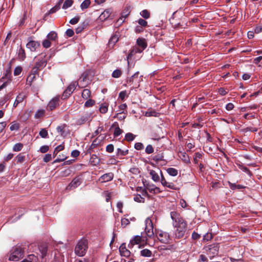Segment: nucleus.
Wrapping results in <instances>:
<instances>
[{
	"mask_svg": "<svg viewBox=\"0 0 262 262\" xmlns=\"http://www.w3.org/2000/svg\"><path fill=\"white\" fill-rule=\"evenodd\" d=\"M89 114H85L81 116L79 119H78L76 120V124L78 125H82L85 123L89 120Z\"/></svg>",
	"mask_w": 262,
	"mask_h": 262,
	"instance_id": "a211bd4d",
	"label": "nucleus"
},
{
	"mask_svg": "<svg viewBox=\"0 0 262 262\" xmlns=\"http://www.w3.org/2000/svg\"><path fill=\"white\" fill-rule=\"evenodd\" d=\"M150 242L147 237H144L142 234L141 235H136L133 239L130 241V243L128 244V247L132 248L136 244H139L141 243L143 245H150Z\"/></svg>",
	"mask_w": 262,
	"mask_h": 262,
	"instance_id": "7ed1b4c3",
	"label": "nucleus"
},
{
	"mask_svg": "<svg viewBox=\"0 0 262 262\" xmlns=\"http://www.w3.org/2000/svg\"><path fill=\"white\" fill-rule=\"evenodd\" d=\"M136 136L132 133H128L125 136V139L129 142L132 141L134 140Z\"/></svg>",
	"mask_w": 262,
	"mask_h": 262,
	"instance_id": "79ce46f5",
	"label": "nucleus"
},
{
	"mask_svg": "<svg viewBox=\"0 0 262 262\" xmlns=\"http://www.w3.org/2000/svg\"><path fill=\"white\" fill-rule=\"evenodd\" d=\"M91 96V91L89 89H84L82 91L81 96L84 99H88Z\"/></svg>",
	"mask_w": 262,
	"mask_h": 262,
	"instance_id": "2f4dec72",
	"label": "nucleus"
},
{
	"mask_svg": "<svg viewBox=\"0 0 262 262\" xmlns=\"http://www.w3.org/2000/svg\"><path fill=\"white\" fill-rule=\"evenodd\" d=\"M141 255L144 257H150L151 255V251L147 249H145L141 251Z\"/></svg>",
	"mask_w": 262,
	"mask_h": 262,
	"instance_id": "f704fd0d",
	"label": "nucleus"
},
{
	"mask_svg": "<svg viewBox=\"0 0 262 262\" xmlns=\"http://www.w3.org/2000/svg\"><path fill=\"white\" fill-rule=\"evenodd\" d=\"M66 124H63L62 125H60V126H57L56 129H57V131L60 133V134L61 135H63L64 132V129L66 127Z\"/></svg>",
	"mask_w": 262,
	"mask_h": 262,
	"instance_id": "5fc2aeb1",
	"label": "nucleus"
},
{
	"mask_svg": "<svg viewBox=\"0 0 262 262\" xmlns=\"http://www.w3.org/2000/svg\"><path fill=\"white\" fill-rule=\"evenodd\" d=\"M229 185L232 190H235V189H241L245 188V186L239 185V184H236L235 183H232L230 182H229Z\"/></svg>",
	"mask_w": 262,
	"mask_h": 262,
	"instance_id": "473e14b6",
	"label": "nucleus"
},
{
	"mask_svg": "<svg viewBox=\"0 0 262 262\" xmlns=\"http://www.w3.org/2000/svg\"><path fill=\"white\" fill-rule=\"evenodd\" d=\"M128 153V149H126L125 150H122L121 149L118 148H117V156H125L126 155H127Z\"/></svg>",
	"mask_w": 262,
	"mask_h": 262,
	"instance_id": "de8ad7c7",
	"label": "nucleus"
},
{
	"mask_svg": "<svg viewBox=\"0 0 262 262\" xmlns=\"http://www.w3.org/2000/svg\"><path fill=\"white\" fill-rule=\"evenodd\" d=\"M134 147L136 149L140 150H142L143 149L144 145L142 143L137 142L135 144Z\"/></svg>",
	"mask_w": 262,
	"mask_h": 262,
	"instance_id": "bf43d9fd",
	"label": "nucleus"
},
{
	"mask_svg": "<svg viewBox=\"0 0 262 262\" xmlns=\"http://www.w3.org/2000/svg\"><path fill=\"white\" fill-rule=\"evenodd\" d=\"M36 79L35 75H34L33 74H31L28 76L27 78V84L29 85L30 86H31L32 82Z\"/></svg>",
	"mask_w": 262,
	"mask_h": 262,
	"instance_id": "72a5a7b5",
	"label": "nucleus"
},
{
	"mask_svg": "<svg viewBox=\"0 0 262 262\" xmlns=\"http://www.w3.org/2000/svg\"><path fill=\"white\" fill-rule=\"evenodd\" d=\"M80 16H75V17L72 18L69 23L71 24V25H75L76 24H77L78 23V21H79L80 20Z\"/></svg>",
	"mask_w": 262,
	"mask_h": 262,
	"instance_id": "6e6d98bb",
	"label": "nucleus"
},
{
	"mask_svg": "<svg viewBox=\"0 0 262 262\" xmlns=\"http://www.w3.org/2000/svg\"><path fill=\"white\" fill-rule=\"evenodd\" d=\"M28 42L26 45V47L31 52H35L40 46V43L39 41L32 40V37H29L28 38Z\"/></svg>",
	"mask_w": 262,
	"mask_h": 262,
	"instance_id": "9d476101",
	"label": "nucleus"
},
{
	"mask_svg": "<svg viewBox=\"0 0 262 262\" xmlns=\"http://www.w3.org/2000/svg\"><path fill=\"white\" fill-rule=\"evenodd\" d=\"M146 226L145 228V232L146 233V236L149 241V239L154 237V225L151 220L149 219H147L145 221Z\"/></svg>",
	"mask_w": 262,
	"mask_h": 262,
	"instance_id": "39448f33",
	"label": "nucleus"
},
{
	"mask_svg": "<svg viewBox=\"0 0 262 262\" xmlns=\"http://www.w3.org/2000/svg\"><path fill=\"white\" fill-rule=\"evenodd\" d=\"M138 23L139 24V26H142L143 27H146L147 26V22L142 18H140L137 20Z\"/></svg>",
	"mask_w": 262,
	"mask_h": 262,
	"instance_id": "603ef678",
	"label": "nucleus"
},
{
	"mask_svg": "<svg viewBox=\"0 0 262 262\" xmlns=\"http://www.w3.org/2000/svg\"><path fill=\"white\" fill-rule=\"evenodd\" d=\"M107 110H108V106L105 104H102L99 108V111H100V113H102V114H105V113H106L107 111Z\"/></svg>",
	"mask_w": 262,
	"mask_h": 262,
	"instance_id": "09e8293b",
	"label": "nucleus"
},
{
	"mask_svg": "<svg viewBox=\"0 0 262 262\" xmlns=\"http://www.w3.org/2000/svg\"><path fill=\"white\" fill-rule=\"evenodd\" d=\"M114 149V145L112 144H108L106 147V151L109 153L113 152Z\"/></svg>",
	"mask_w": 262,
	"mask_h": 262,
	"instance_id": "0e129e2a",
	"label": "nucleus"
},
{
	"mask_svg": "<svg viewBox=\"0 0 262 262\" xmlns=\"http://www.w3.org/2000/svg\"><path fill=\"white\" fill-rule=\"evenodd\" d=\"M122 75V71L119 69H116L113 71L112 73V77L115 78H119Z\"/></svg>",
	"mask_w": 262,
	"mask_h": 262,
	"instance_id": "c03bdc74",
	"label": "nucleus"
},
{
	"mask_svg": "<svg viewBox=\"0 0 262 262\" xmlns=\"http://www.w3.org/2000/svg\"><path fill=\"white\" fill-rule=\"evenodd\" d=\"M88 248V241L85 239L80 240L75 248V253L79 256H84Z\"/></svg>",
	"mask_w": 262,
	"mask_h": 262,
	"instance_id": "f257e3e1",
	"label": "nucleus"
},
{
	"mask_svg": "<svg viewBox=\"0 0 262 262\" xmlns=\"http://www.w3.org/2000/svg\"><path fill=\"white\" fill-rule=\"evenodd\" d=\"M60 8V7L59 6V5L56 4V5L54 7H53L49 10L48 14L54 13L56 12L57 10H58Z\"/></svg>",
	"mask_w": 262,
	"mask_h": 262,
	"instance_id": "13d9d810",
	"label": "nucleus"
},
{
	"mask_svg": "<svg viewBox=\"0 0 262 262\" xmlns=\"http://www.w3.org/2000/svg\"><path fill=\"white\" fill-rule=\"evenodd\" d=\"M112 12V10L111 9H107L105 10L99 16V19L102 21H104L109 17Z\"/></svg>",
	"mask_w": 262,
	"mask_h": 262,
	"instance_id": "f3484780",
	"label": "nucleus"
},
{
	"mask_svg": "<svg viewBox=\"0 0 262 262\" xmlns=\"http://www.w3.org/2000/svg\"><path fill=\"white\" fill-rule=\"evenodd\" d=\"M39 250L41 253V258H43L47 254L48 246L46 243H42L39 246Z\"/></svg>",
	"mask_w": 262,
	"mask_h": 262,
	"instance_id": "dca6fc26",
	"label": "nucleus"
},
{
	"mask_svg": "<svg viewBox=\"0 0 262 262\" xmlns=\"http://www.w3.org/2000/svg\"><path fill=\"white\" fill-rule=\"evenodd\" d=\"M160 114L154 110H148L145 112V116L146 117H158Z\"/></svg>",
	"mask_w": 262,
	"mask_h": 262,
	"instance_id": "a878e982",
	"label": "nucleus"
},
{
	"mask_svg": "<svg viewBox=\"0 0 262 262\" xmlns=\"http://www.w3.org/2000/svg\"><path fill=\"white\" fill-rule=\"evenodd\" d=\"M88 25V22L84 21L82 23L80 24L79 25V26L76 29V33L77 34L80 33L87 27Z\"/></svg>",
	"mask_w": 262,
	"mask_h": 262,
	"instance_id": "b1692460",
	"label": "nucleus"
},
{
	"mask_svg": "<svg viewBox=\"0 0 262 262\" xmlns=\"http://www.w3.org/2000/svg\"><path fill=\"white\" fill-rule=\"evenodd\" d=\"M90 162L92 165L96 166L100 163V159L96 155H92L90 158Z\"/></svg>",
	"mask_w": 262,
	"mask_h": 262,
	"instance_id": "5701e85b",
	"label": "nucleus"
},
{
	"mask_svg": "<svg viewBox=\"0 0 262 262\" xmlns=\"http://www.w3.org/2000/svg\"><path fill=\"white\" fill-rule=\"evenodd\" d=\"M45 57V56H43L37 58V61L35 63L34 66L39 70H42L47 64V61Z\"/></svg>",
	"mask_w": 262,
	"mask_h": 262,
	"instance_id": "f8f14e48",
	"label": "nucleus"
},
{
	"mask_svg": "<svg viewBox=\"0 0 262 262\" xmlns=\"http://www.w3.org/2000/svg\"><path fill=\"white\" fill-rule=\"evenodd\" d=\"M59 97H55L53 98L48 103L47 110L52 111L55 109L59 104Z\"/></svg>",
	"mask_w": 262,
	"mask_h": 262,
	"instance_id": "ddd939ff",
	"label": "nucleus"
},
{
	"mask_svg": "<svg viewBox=\"0 0 262 262\" xmlns=\"http://www.w3.org/2000/svg\"><path fill=\"white\" fill-rule=\"evenodd\" d=\"M152 160L157 163H158L160 161H162L164 165L166 164V161L164 160V155L163 153H158L156 155L152 157Z\"/></svg>",
	"mask_w": 262,
	"mask_h": 262,
	"instance_id": "aec40b11",
	"label": "nucleus"
},
{
	"mask_svg": "<svg viewBox=\"0 0 262 262\" xmlns=\"http://www.w3.org/2000/svg\"><path fill=\"white\" fill-rule=\"evenodd\" d=\"M25 157L23 154H18L16 157L17 162L19 163L23 162L25 160Z\"/></svg>",
	"mask_w": 262,
	"mask_h": 262,
	"instance_id": "3c124183",
	"label": "nucleus"
},
{
	"mask_svg": "<svg viewBox=\"0 0 262 262\" xmlns=\"http://www.w3.org/2000/svg\"><path fill=\"white\" fill-rule=\"evenodd\" d=\"M57 37V33L54 31H51L50 32L48 35H47V38L49 40H55L56 38Z\"/></svg>",
	"mask_w": 262,
	"mask_h": 262,
	"instance_id": "e433bc0d",
	"label": "nucleus"
},
{
	"mask_svg": "<svg viewBox=\"0 0 262 262\" xmlns=\"http://www.w3.org/2000/svg\"><path fill=\"white\" fill-rule=\"evenodd\" d=\"M45 113V111L44 110H39L35 113L34 117L36 119H38L43 116Z\"/></svg>",
	"mask_w": 262,
	"mask_h": 262,
	"instance_id": "a18cd8bd",
	"label": "nucleus"
},
{
	"mask_svg": "<svg viewBox=\"0 0 262 262\" xmlns=\"http://www.w3.org/2000/svg\"><path fill=\"white\" fill-rule=\"evenodd\" d=\"M140 14L141 16L145 19H147L150 17V12L146 9L142 10Z\"/></svg>",
	"mask_w": 262,
	"mask_h": 262,
	"instance_id": "c9c22d12",
	"label": "nucleus"
},
{
	"mask_svg": "<svg viewBox=\"0 0 262 262\" xmlns=\"http://www.w3.org/2000/svg\"><path fill=\"white\" fill-rule=\"evenodd\" d=\"M130 13V10L129 9L128 7L125 8L121 13V16L119 19L122 20L123 18H126L129 15Z\"/></svg>",
	"mask_w": 262,
	"mask_h": 262,
	"instance_id": "cd10ccee",
	"label": "nucleus"
},
{
	"mask_svg": "<svg viewBox=\"0 0 262 262\" xmlns=\"http://www.w3.org/2000/svg\"><path fill=\"white\" fill-rule=\"evenodd\" d=\"M114 178V174L112 172H109L107 173H105L103 175L101 176L99 179V181L101 183H105L111 181L113 180Z\"/></svg>",
	"mask_w": 262,
	"mask_h": 262,
	"instance_id": "4468645a",
	"label": "nucleus"
},
{
	"mask_svg": "<svg viewBox=\"0 0 262 262\" xmlns=\"http://www.w3.org/2000/svg\"><path fill=\"white\" fill-rule=\"evenodd\" d=\"M49 149V147L48 145H43L40 147L39 151L41 153H46Z\"/></svg>",
	"mask_w": 262,
	"mask_h": 262,
	"instance_id": "69168bd1",
	"label": "nucleus"
},
{
	"mask_svg": "<svg viewBox=\"0 0 262 262\" xmlns=\"http://www.w3.org/2000/svg\"><path fill=\"white\" fill-rule=\"evenodd\" d=\"M154 149L151 145H148L145 148V152L147 154H150L154 152Z\"/></svg>",
	"mask_w": 262,
	"mask_h": 262,
	"instance_id": "864d4df0",
	"label": "nucleus"
},
{
	"mask_svg": "<svg viewBox=\"0 0 262 262\" xmlns=\"http://www.w3.org/2000/svg\"><path fill=\"white\" fill-rule=\"evenodd\" d=\"M39 136L42 138H47L48 137V133L45 128H41L39 133Z\"/></svg>",
	"mask_w": 262,
	"mask_h": 262,
	"instance_id": "a19ab883",
	"label": "nucleus"
},
{
	"mask_svg": "<svg viewBox=\"0 0 262 262\" xmlns=\"http://www.w3.org/2000/svg\"><path fill=\"white\" fill-rule=\"evenodd\" d=\"M42 46L45 48H49L51 46V42L49 39H45L42 42Z\"/></svg>",
	"mask_w": 262,
	"mask_h": 262,
	"instance_id": "e2e57ef3",
	"label": "nucleus"
},
{
	"mask_svg": "<svg viewBox=\"0 0 262 262\" xmlns=\"http://www.w3.org/2000/svg\"><path fill=\"white\" fill-rule=\"evenodd\" d=\"M24 251L20 247H16L11 253L9 259L12 261H18L23 257Z\"/></svg>",
	"mask_w": 262,
	"mask_h": 262,
	"instance_id": "6e6552de",
	"label": "nucleus"
},
{
	"mask_svg": "<svg viewBox=\"0 0 262 262\" xmlns=\"http://www.w3.org/2000/svg\"><path fill=\"white\" fill-rule=\"evenodd\" d=\"M123 132L122 130L118 126L116 127L114 130V135L115 137H118Z\"/></svg>",
	"mask_w": 262,
	"mask_h": 262,
	"instance_id": "4d7b16f0",
	"label": "nucleus"
},
{
	"mask_svg": "<svg viewBox=\"0 0 262 262\" xmlns=\"http://www.w3.org/2000/svg\"><path fill=\"white\" fill-rule=\"evenodd\" d=\"M23 144L21 143H16L13 146V150L14 151H19L23 148Z\"/></svg>",
	"mask_w": 262,
	"mask_h": 262,
	"instance_id": "37998d69",
	"label": "nucleus"
},
{
	"mask_svg": "<svg viewBox=\"0 0 262 262\" xmlns=\"http://www.w3.org/2000/svg\"><path fill=\"white\" fill-rule=\"evenodd\" d=\"M127 93L126 91H123L120 92L119 94V98L123 100L126 97H127Z\"/></svg>",
	"mask_w": 262,
	"mask_h": 262,
	"instance_id": "052dcab7",
	"label": "nucleus"
},
{
	"mask_svg": "<svg viewBox=\"0 0 262 262\" xmlns=\"http://www.w3.org/2000/svg\"><path fill=\"white\" fill-rule=\"evenodd\" d=\"M139 72H137L127 80V84L132 85V89H136L140 86V83L142 80V76H139Z\"/></svg>",
	"mask_w": 262,
	"mask_h": 262,
	"instance_id": "20e7f679",
	"label": "nucleus"
},
{
	"mask_svg": "<svg viewBox=\"0 0 262 262\" xmlns=\"http://www.w3.org/2000/svg\"><path fill=\"white\" fill-rule=\"evenodd\" d=\"M144 187L146 188L150 193H153V192H155L154 191V189L155 187V185L149 183H145L143 182Z\"/></svg>",
	"mask_w": 262,
	"mask_h": 262,
	"instance_id": "7c9ffc66",
	"label": "nucleus"
},
{
	"mask_svg": "<svg viewBox=\"0 0 262 262\" xmlns=\"http://www.w3.org/2000/svg\"><path fill=\"white\" fill-rule=\"evenodd\" d=\"M198 262H208V260L205 255L201 254L200 255Z\"/></svg>",
	"mask_w": 262,
	"mask_h": 262,
	"instance_id": "338daca9",
	"label": "nucleus"
},
{
	"mask_svg": "<svg viewBox=\"0 0 262 262\" xmlns=\"http://www.w3.org/2000/svg\"><path fill=\"white\" fill-rule=\"evenodd\" d=\"M25 96L24 94H19L15 99V101L13 104V106L16 107L18 104L21 102L25 98Z\"/></svg>",
	"mask_w": 262,
	"mask_h": 262,
	"instance_id": "393cba45",
	"label": "nucleus"
},
{
	"mask_svg": "<svg viewBox=\"0 0 262 262\" xmlns=\"http://www.w3.org/2000/svg\"><path fill=\"white\" fill-rule=\"evenodd\" d=\"M22 71V68L21 67H17L15 68L14 71V75L15 76L19 75Z\"/></svg>",
	"mask_w": 262,
	"mask_h": 262,
	"instance_id": "680f3d73",
	"label": "nucleus"
},
{
	"mask_svg": "<svg viewBox=\"0 0 262 262\" xmlns=\"http://www.w3.org/2000/svg\"><path fill=\"white\" fill-rule=\"evenodd\" d=\"M95 101L91 99H89L84 103V106L89 107L93 106L95 104Z\"/></svg>",
	"mask_w": 262,
	"mask_h": 262,
	"instance_id": "49530a36",
	"label": "nucleus"
},
{
	"mask_svg": "<svg viewBox=\"0 0 262 262\" xmlns=\"http://www.w3.org/2000/svg\"><path fill=\"white\" fill-rule=\"evenodd\" d=\"M73 3V0H66L64 2V4L62 6V9H67L68 8L70 7Z\"/></svg>",
	"mask_w": 262,
	"mask_h": 262,
	"instance_id": "ea45409f",
	"label": "nucleus"
},
{
	"mask_svg": "<svg viewBox=\"0 0 262 262\" xmlns=\"http://www.w3.org/2000/svg\"><path fill=\"white\" fill-rule=\"evenodd\" d=\"M137 45L143 50L147 47V43L144 38H138L137 40Z\"/></svg>",
	"mask_w": 262,
	"mask_h": 262,
	"instance_id": "412c9836",
	"label": "nucleus"
},
{
	"mask_svg": "<svg viewBox=\"0 0 262 262\" xmlns=\"http://www.w3.org/2000/svg\"><path fill=\"white\" fill-rule=\"evenodd\" d=\"M119 252L122 256L127 257H129L130 254V252L126 249L125 243L122 244L120 246Z\"/></svg>",
	"mask_w": 262,
	"mask_h": 262,
	"instance_id": "2eb2a0df",
	"label": "nucleus"
},
{
	"mask_svg": "<svg viewBox=\"0 0 262 262\" xmlns=\"http://www.w3.org/2000/svg\"><path fill=\"white\" fill-rule=\"evenodd\" d=\"M149 174L151 177L152 180L155 182H159L160 181V177L155 170H150L149 171Z\"/></svg>",
	"mask_w": 262,
	"mask_h": 262,
	"instance_id": "bb28decb",
	"label": "nucleus"
},
{
	"mask_svg": "<svg viewBox=\"0 0 262 262\" xmlns=\"http://www.w3.org/2000/svg\"><path fill=\"white\" fill-rule=\"evenodd\" d=\"M78 83L76 81L72 82L71 83L66 90L63 92L61 99H66L72 94L73 91L75 90Z\"/></svg>",
	"mask_w": 262,
	"mask_h": 262,
	"instance_id": "423d86ee",
	"label": "nucleus"
},
{
	"mask_svg": "<svg viewBox=\"0 0 262 262\" xmlns=\"http://www.w3.org/2000/svg\"><path fill=\"white\" fill-rule=\"evenodd\" d=\"M12 93H9L3 98L2 100L0 101V105H3L5 103H6L8 101L10 100L12 98Z\"/></svg>",
	"mask_w": 262,
	"mask_h": 262,
	"instance_id": "c85d7f7f",
	"label": "nucleus"
},
{
	"mask_svg": "<svg viewBox=\"0 0 262 262\" xmlns=\"http://www.w3.org/2000/svg\"><path fill=\"white\" fill-rule=\"evenodd\" d=\"M18 59L21 61H23L26 58V53L25 50L20 46L17 51Z\"/></svg>",
	"mask_w": 262,
	"mask_h": 262,
	"instance_id": "4be33fe9",
	"label": "nucleus"
},
{
	"mask_svg": "<svg viewBox=\"0 0 262 262\" xmlns=\"http://www.w3.org/2000/svg\"><path fill=\"white\" fill-rule=\"evenodd\" d=\"M187 223L184 225H182L180 227L176 229L174 231L175 238L177 239L181 238L184 237L185 233L186 231Z\"/></svg>",
	"mask_w": 262,
	"mask_h": 262,
	"instance_id": "9b49d317",
	"label": "nucleus"
},
{
	"mask_svg": "<svg viewBox=\"0 0 262 262\" xmlns=\"http://www.w3.org/2000/svg\"><path fill=\"white\" fill-rule=\"evenodd\" d=\"M219 247L217 244H212L207 247V253L210 259L218 254Z\"/></svg>",
	"mask_w": 262,
	"mask_h": 262,
	"instance_id": "0eeeda50",
	"label": "nucleus"
},
{
	"mask_svg": "<svg viewBox=\"0 0 262 262\" xmlns=\"http://www.w3.org/2000/svg\"><path fill=\"white\" fill-rule=\"evenodd\" d=\"M170 217L172 220V226L176 229L180 227V226L187 223L177 212L171 211L170 212Z\"/></svg>",
	"mask_w": 262,
	"mask_h": 262,
	"instance_id": "f03ea898",
	"label": "nucleus"
},
{
	"mask_svg": "<svg viewBox=\"0 0 262 262\" xmlns=\"http://www.w3.org/2000/svg\"><path fill=\"white\" fill-rule=\"evenodd\" d=\"M119 40V36L117 34L113 35L108 41V46L110 47H113L115 43Z\"/></svg>",
	"mask_w": 262,
	"mask_h": 262,
	"instance_id": "6ab92c4d",
	"label": "nucleus"
},
{
	"mask_svg": "<svg viewBox=\"0 0 262 262\" xmlns=\"http://www.w3.org/2000/svg\"><path fill=\"white\" fill-rule=\"evenodd\" d=\"M91 4L90 0H84L80 5V8L82 10L87 9Z\"/></svg>",
	"mask_w": 262,
	"mask_h": 262,
	"instance_id": "4c0bfd02",
	"label": "nucleus"
},
{
	"mask_svg": "<svg viewBox=\"0 0 262 262\" xmlns=\"http://www.w3.org/2000/svg\"><path fill=\"white\" fill-rule=\"evenodd\" d=\"M134 200L135 201L139 203H143L145 201L144 198L142 197L140 194L136 195L134 197Z\"/></svg>",
	"mask_w": 262,
	"mask_h": 262,
	"instance_id": "8fccbe9b",
	"label": "nucleus"
},
{
	"mask_svg": "<svg viewBox=\"0 0 262 262\" xmlns=\"http://www.w3.org/2000/svg\"><path fill=\"white\" fill-rule=\"evenodd\" d=\"M130 223V222L128 219H122L121 220V225L122 226L125 227L127 225H128Z\"/></svg>",
	"mask_w": 262,
	"mask_h": 262,
	"instance_id": "774afa93",
	"label": "nucleus"
},
{
	"mask_svg": "<svg viewBox=\"0 0 262 262\" xmlns=\"http://www.w3.org/2000/svg\"><path fill=\"white\" fill-rule=\"evenodd\" d=\"M80 179L78 178H74L70 184L71 187L76 188L80 184Z\"/></svg>",
	"mask_w": 262,
	"mask_h": 262,
	"instance_id": "c756f323",
	"label": "nucleus"
},
{
	"mask_svg": "<svg viewBox=\"0 0 262 262\" xmlns=\"http://www.w3.org/2000/svg\"><path fill=\"white\" fill-rule=\"evenodd\" d=\"M167 173L171 176H176L178 174V170L174 168H168L166 170Z\"/></svg>",
	"mask_w": 262,
	"mask_h": 262,
	"instance_id": "58836bf2",
	"label": "nucleus"
},
{
	"mask_svg": "<svg viewBox=\"0 0 262 262\" xmlns=\"http://www.w3.org/2000/svg\"><path fill=\"white\" fill-rule=\"evenodd\" d=\"M156 234L158 239L161 243L163 244H168L169 243L170 238L168 233L160 230Z\"/></svg>",
	"mask_w": 262,
	"mask_h": 262,
	"instance_id": "1a4fd4ad",
	"label": "nucleus"
}]
</instances>
